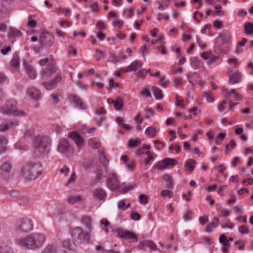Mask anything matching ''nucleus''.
<instances>
[{"mask_svg": "<svg viewBox=\"0 0 253 253\" xmlns=\"http://www.w3.org/2000/svg\"><path fill=\"white\" fill-rule=\"evenodd\" d=\"M107 173L106 184V186L112 191L119 190L125 193L132 190L135 187L134 184L126 185L125 183H120L118 174L113 170L106 169Z\"/></svg>", "mask_w": 253, "mask_h": 253, "instance_id": "1", "label": "nucleus"}, {"mask_svg": "<svg viewBox=\"0 0 253 253\" xmlns=\"http://www.w3.org/2000/svg\"><path fill=\"white\" fill-rule=\"evenodd\" d=\"M45 240V237L42 234H32L26 238L17 239L16 242L25 249H35L41 247Z\"/></svg>", "mask_w": 253, "mask_h": 253, "instance_id": "2", "label": "nucleus"}, {"mask_svg": "<svg viewBox=\"0 0 253 253\" xmlns=\"http://www.w3.org/2000/svg\"><path fill=\"white\" fill-rule=\"evenodd\" d=\"M51 140L46 136H37L34 141V154L38 157L48 153L47 146L50 144Z\"/></svg>", "mask_w": 253, "mask_h": 253, "instance_id": "3", "label": "nucleus"}, {"mask_svg": "<svg viewBox=\"0 0 253 253\" xmlns=\"http://www.w3.org/2000/svg\"><path fill=\"white\" fill-rule=\"evenodd\" d=\"M21 173L26 180H34L41 174V165L38 163H30L23 167Z\"/></svg>", "mask_w": 253, "mask_h": 253, "instance_id": "4", "label": "nucleus"}, {"mask_svg": "<svg viewBox=\"0 0 253 253\" xmlns=\"http://www.w3.org/2000/svg\"><path fill=\"white\" fill-rule=\"evenodd\" d=\"M1 112L5 114L12 115L14 116H25V113L16 108V102L11 100L6 102L1 108Z\"/></svg>", "mask_w": 253, "mask_h": 253, "instance_id": "5", "label": "nucleus"}, {"mask_svg": "<svg viewBox=\"0 0 253 253\" xmlns=\"http://www.w3.org/2000/svg\"><path fill=\"white\" fill-rule=\"evenodd\" d=\"M33 229L32 221L28 218H23L19 220L16 224L15 233L17 235H21L27 233Z\"/></svg>", "mask_w": 253, "mask_h": 253, "instance_id": "6", "label": "nucleus"}, {"mask_svg": "<svg viewBox=\"0 0 253 253\" xmlns=\"http://www.w3.org/2000/svg\"><path fill=\"white\" fill-rule=\"evenodd\" d=\"M57 151L66 156H69L73 153V149L67 139H61L59 140Z\"/></svg>", "mask_w": 253, "mask_h": 253, "instance_id": "7", "label": "nucleus"}, {"mask_svg": "<svg viewBox=\"0 0 253 253\" xmlns=\"http://www.w3.org/2000/svg\"><path fill=\"white\" fill-rule=\"evenodd\" d=\"M71 236L73 238L77 239L80 243H88L90 238L89 234L84 232L80 227L74 229L71 233Z\"/></svg>", "mask_w": 253, "mask_h": 253, "instance_id": "8", "label": "nucleus"}, {"mask_svg": "<svg viewBox=\"0 0 253 253\" xmlns=\"http://www.w3.org/2000/svg\"><path fill=\"white\" fill-rule=\"evenodd\" d=\"M39 42L42 48L50 47L53 43V38L48 33L44 32L41 33Z\"/></svg>", "mask_w": 253, "mask_h": 253, "instance_id": "9", "label": "nucleus"}, {"mask_svg": "<svg viewBox=\"0 0 253 253\" xmlns=\"http://www.w3.org/2000/svg\"><path fill=\"white\" fill-rule=\"evenodd\" d=\"M178 164V162L174 159L166 158L159 162L155 166V168L158 170H164L167 167L174 166Z\"/></svg>", "mask_w": 253, "mask_h": 253, "instance_id": "10", "label": "nucleus"}, {"mask_svg": "<svg viewBox=\"0 0 253 253\" xmlns=\"http://www.w3.org/2000/svg\"><path fill=\"white\" fill-rule=\"evenodd\" d=\"M118 235L119 237L126 239L131 240L132 242L137 241V237L134 233L127 230L119 229L117 231Z\"/></svg>", "mask_w": 253, "mask_h": 253, "instance_id": "11", "label": "nucleus"}, {"mask_svg": "<svg viewBox=\"0 0 253 253\" xmlns=\"http://www.w3.org/2000/svg\"><path fill=\"white\" fill-rule=\"evenodd\" d=\"M62 80V76L61 74H58L55 78L49 82H43L42 85L47 90L55 88L56 84L60 83Z\"/></svg>", "mask_w": 253, "mask_h": 253, "instance_id": "12", "label": "nucleus"}, {"mask_svg": "<svg viewBox=\"0 0 253 253\" xmlns=\"http://www.w3.org/2000/svg\"><path fill=\"white\" fill-rule=\"evenodd\" d=\"M201 57L204 60H208L207 64L209 65L214 63L219 59V56L214 55L207 51L203 52Z\"/></svg>", "mask_w": 253, "mask_h": 253, "instance_id": "13", "label": "nucleus"}, {"mask_svg": "<svg viewBox=\"0 0 253 253\" xmlns=\"http://www.w3.org/2000/svg\"><path fill=\"white\" fill-rule=\"evenodd\" d=\"M69 137L74 140L78 148H80L83 146L84 144V140L78 132H70Z\"/></svg>", "mask_w": 253, "mask_h": 253, "instance_id": "14", "label": "nucleus"}, {"mask_svg": "<svg viewBox=\"0 0 253 253\" xmlns=\"http://www.w3.org/2000/svg\"><path fill=\"white\" fill-rule=\"evenodd\" d=\"M26 92L27 95L34 100H39L41 97L40 91L35 87L28 88Z\"/></svg>", "mask_w": 253, "mask_h": 253, "instance_id": "15", "label": "nucleus"}, {"mask_svg": "<svg viewBox=\"0 0 253 253\" xmlns=\"http://www.w3.org/2000/svg\"><path fill=\"white\" fill-rule=\"evenodd\" d=\"M24 67L28 76L31 79H35L37 77L36 70L30 64L25 62L24 63Z\"/></svg>", "mask_w": 253, "mask_h": 253, "instance_id": "16", "label": "nucleus"}, {"mask_svg": "<svg viewBox=\"0 0 253 253\" xmlns=\"http://www.w3.org/2000/svg\"><path fill=\"white\" fill-rule=\"evenodd\" d=\"M55 72L54 66L51 63H49L47 67L43 69L42 72L41 77L42 79L48 78Z\"/></svg>", "mask_w": 253, "mask_h": 253, "instance_id": "17", "label": "nucleus"}, {"mask_svg": "<svg viewBox=\"0 0 253 253\" xmlns=\"http://www.w3.org/2000/svg\"><path fill=\"white\" fill-rule=\"evenodd\" d=\"M139 247L144 251H146L148 249L153 250H157V246L156 244L152 241L149 240L141 242L139 245Z\"/></svg>", "mask_w": 253, "mask_h": 253, "instance_id": "18", "label": "nucleus"}, {"mask_svg": "<svg viewBox=\"0 0 253 253\" xmlns=\"http://www.w3.org/2000/svg\"><path fill=\"white\" fill-rule=\"evenodd\" d=\"M93 195L95 198L100 201H104L107 197L106 192L101 188L95 189L93 192Z\"/></svg>", "mask_w": 253, "mask_h": 253, "instance_id": "19", "label": "nucleus"}, {"mask_svg": "<svg viewBox=\"0 0 253 253\" xmlns=\"http://www.w3.org/2000/svg\"><path fill=\"white\" fill-rule=\"evenodd\" d=\"M142 62L139 60H135L132 62L124 71L125 72H130L132 71L135 72L142 66Z\"/></svg>", "mask_w": 253, "mask_h": 253, "instance_id": "20", "label": "nucleus"}, {"mask_svg": "<svg viewBox=\"0 0 253 253\" xmlns=\"http://www.w3.org/2000/svg\"><path fill=\"white\" fill-rule=\"evenodd\" d=\"M70 98L77 108L83 110H85L87 108L86 105L79 96L72 95L70 96Z\"/></svg>", "mask_w": 253, "mask_h": 253, "instance_id": "21", "label": "nucleus"}, {"mask_svg": "<svg viewBox=\"0 0 253 253\" xmlns=\"http://www.w3.org/2000/svg\"><path fill=\"white\" fill-rule=\"evenodd\" d=\"M242 75L241 73L236 71L229 77V82L231 84H235L241 81Z\"/></svg>", "mask_w": 253, "mask_h": 253, "instance_id": "22", "label": "nucleus"}, {"mask_svg": "<svg viewBox=\"0 0 253 253\" xmlns=\"http://www.w3.org/2000/svg\"><path fill=\"white\" fill-rule=\"evenodd\" d=\"M218 39L222 43L229 44L230 43L231 36L228 32L224 31L218 37Z\"/></svg>", "mask_w": 253, "mask_h": 253, "instance_id": "23", "label": "nucleus"}, {"mask_svg": "<svg viewBox=\"0 0 253 253\" xmlns=\"http://www.w3.org/2000/svg\"><path fill=\"white\" fill-rule=\"evenodd\" d=\"M224 92L226 94V96H228L229 98H230L231 94H233L235 96L234 99L236 101L241 100L243 98L242 95L237 93L234 89H231L230 91L226 89L224 90Z\"/></svg>", "mask_w": 253, "mask_h": 253, "instance_id": "24", "label": "nucleus"}, {"mask_svg": "<svg viewBox=\"0 0 253 253\" xmlns=\"http://www.w3.org/2000/svg\"><path fill=\"white\" fill-rule=\"evenodd\" d=\"M219 219L217 217H214L211 223L209 224L206 227L205 231L207 232L210 233L212 231V228H215L218 225Z\"/></svg>", "mask_w": 253, "mask_h": 253, "instance_id": "25", "label": "nucleus"}, {"mask_svg": "<svg viewBox=\"0 0 253 253\" xmlns=\"http://www.w3.org/2000/svg\"><path fill=\"white\" fill-rule=\"evenodd\" d=\"M0 253H13L10 246L5 243L0 244Z\"/></svg>", "mask_w": 253, "mask_h": 253, "instance_id": "26", "label": "nucleus"}, {"mask_svg": "<svg viewBox=\"0 0 253 253\" xmlns=\"http://www.w3.org/2000/svg\"><path fill=\"white\" fill-rule=\"evenodd\" d=\"M88 144L92 148L98 149L101 146V142L98 138H93L89 139Z\"/></svg>", "mask_w": 253, "mask_h": 253, "instance_id": "27", "label": "nucleus"}, {"mask_svg": "<svg viewBox=\"0 0 253 253\" xmlns=\"http://www.w3.org/2000/svg\"><path fill=\"white\" fill-rule=\"evenodd\" d=\"M57 246L54 244L47 245L42 253H56Z\"/></svg>", "mask_w": 253, "mask_h": 253, "instance_id": "28", "label": "nucleus"}, {"mask_svg": "<svg viewBox=\"0 0 253 253\" xmlns=\"http://www.w3.org/2000/svg\"><path fill=\"white\" fill-rule=\"evenodd\" d=\"M7 143V139L5 137L0 136V153L6 150V145Z\"/></svg>", "mask_w": 253, "mask_h": 253, "instance_id": "29", "label": "nucleus"}, {"mask_svg": "<svg viewBox=\"0 0 253 253\" xmlns=\"http://www.w3.org/2000/svg\"><path fill=\"white\" fill-rule=\"evenodd\" d=\"M152 92L157 99H162L163 98L162 90L157 87L153 86L152 88Z\"/></svg>", "mask_w": 253, "mask_h": 253, "instance_id": "30", "label": "nucleus"}, {"mask_svg": "<svg viewBox=\"0 0 253 253\" xmlns=\"http://www.w3.org/2000/svg\"><path fill=\"white\" fill-rule=\"evenodd\" d=\"M163 179L167 183L166 187L168 188H172L173 184L172 182V177L170 175L168 174H165L163 176Z\"/></svg>", "mask_w": 253, "mask_h": 253, "instance_id": "31", "label": "nucleus"}, {"mask_svg": "<svg viewBox=\"0 0 253 253\" xmlns=\"http://www.w3.org/2000/svg\"><path fill=\"white\" fill-rule=\"evenodd\" d=\"M196 161L193 159H190L186 161L185 164V168L187 169L190 172H192L195 168L194 165Z\"/></svg>", "mask_w": 253, "mask_h": 253, "instance_id": "32", "label": "nucleus"}, {"mask_svg": "<svg viewBox=\"0 0 253 253\" xmlns=\"http://www.w3.org/2000/svg\"><path fill=\"white\" fill-rule=\"evenodd\" d=\"M21 32L16 28L10 27L9 30V36L10 38L19 37L21 36Z\"/></svg>", "mask_w": 253, "mask_h": 253, "instance_id": "33", "label": "nucleus"}, {"mask_svg": "<svg viewBox=\"0 0 253 253\" xmlns=\"http://www.w3.org/2000/svg\"><path fill=\"white\" fill-rule=\"evenodd\" d=\"M13 125H14V126L18 125L17 122H11L10 124L2 123L0 125V131H1V132L5 131L9 129V128L10 126H12Z\"/></svg>", "mask_w": 253, "mask_h": 253, "instance_id": "34", "label": "nucleus"}, {"mask_svg": "<svg viewBox=\"0 0 253 253\" xmlns=\"http://www.w3.org/2000/svg\"><path fill=\"white\" fill-rule=\"evenodd\" d=\"M99 157L100 163L102 164L104 167H106L109 163V161L107 159L104 153L103 152H100Z\"/></svg>", "mask_w": 253, "mask_h": 253, "instance_id": "35", "label": "nucleus"}, {"mask_svg": "<svg viewBox=\"0 0 253 253\" xmlns=\"http://www.w3.org/2000/svg\"><path fill=\"white\" fill-rule=\"evenodd\" d=\"M157 133L156 129L153 126L148 127L145 130V133L149 137L153 138L154 137Z\"/></svg>", "mask_w": 253, "mask_h": 253, "instance_id": "36", "label": "nucleus"}, {"mask_svg": "<svg viewBox=\"0 0 253 253\" xmlns=\"http://www.w3.org/2000/svg\"><path fill=\"white\" fill-rule=\"evenodd\" d=\"M81 199H82V198L80 196H70L67 199V202L69 204L73 205V204H74L78 202H80Z\"/></svg>", "mask_w": 253, "mask_h": 253, "instance_id": "37", "label": "nucleus"}, {"mask_svg": "<svg viewBox=\"0 0 253 253\" xmlns=\"http://www.w3.org/2000/svg\"><path fill=\"white\" fill-rule=\"evenodd\" d=\"M244 30L248 35H253V24L250 22L246 23L245 25Z\"/></svg>", "mask_w": 253, "mask_h": 253, "instance_id": "38", "label": "nucleus"}, {"mask_svg": "<svg viewBox=\"0 0 253 253\" xmlns=\"http://www.w3.org/2000/svg\"><path fill=\"white\" fill-rule=\"evenodd\" d=\"M117 207L120 210L125 211L130 207V204H126L125 200H122L119 202Z\"/></svg>", "mask_w": 253, "mask_h": 253, "instance_id": "39", "label": "nucleus"}, {"mask_svg": "<svg viewBox=\"0 0 253 253\" xmlns=\"http://www.w3.org/2000/svg\"><path fill=\"white\" fill-rule=\"evenodd\" d=\"M201 61L196 57L191 59V66L194 69H198L200 67Z\"/></svg>", "mask_w": 253, "mask_h": 253, "instance_id": "40", "label": "nucleus"}, {"mask_svg": "<svg viewBox=\"0 0 253 253\" xmlns=\"http://www.w3.org/2000/svg\"><path fill=\"white\" fill-rule=\"evenodd\" d=\"M11 66L13 68L17 69L19 66V58L17 56H14L10 62Z\"/></svg>", "mask_w": 253, "mask_h": 253, "instance_id": "41", "label": "nucleus"}, {"mask_svg": "<svg viewBox=\"0 0 253 253\" xmlns=\"http://www.w3.org/2000/svg\"><path fill=\"white\" fill-rule=\"evenodd\" d=\"M0 169L2 171L9 173L11 170V165L7 162H3L0 167Z\"/></svg>", "mask_w": 253, "mask_h": 253, "instance_id": "42", "label": "nucleus"}, {"mask_svg": "<svg viewBox=\"0 0 253 253\" xmlns=\"http://www.w3.org/2000/svg\"><path fill=\"white\" fill-rule=\"evenodd\" d=\"M104 177L103 170L101 169H98L96 171L95 181L99 182Z\"/></svg>", "mask_w": 253, "mask_h": 253, "instance_id": "43", "label": "nucleus"}, {"mask_svg": "<svg viewBox=\"0 0 253 253\" xmlns=\"http://www.w3.org/2000/svg\"><path fill=\"white\" fill-rule=\"evenodd\" d=\"M82 221L89 230L91 229V219L90 217L88 216L83 217Z\"/></svg>", "mask_w": 253, "mask_h": 253, "instance_id": "44", "label": "nucleus"}, {"mask_svg": "<svg viewBox=\"0 0 253 253\" xmlns=\"http://www.w3.org/2000/svg\"><path fill=\"white\" fill-rule=\"evenodd\" d=\"M114 105L116 110H121L123 105L122 99L119 97L117 98L114 102Z\"/></svg>", "mask_w": 253, "mask_h": 253, "instance_id": "45", "label": "nucleus"}, {"mask_svg": "<svg viewBox=\"0 0 253 253\" xmlns=\"http://www.w3.org/2000/svg\"><path fill=\"white\" fill-rule=\"evenodd\" d=\"M187 78L188 82L192 85H194V84L192 82V79L193 78H199V74L196 72L194 73H189L187 74Z\"/></svg>", "mask_w": 253, "mask_h": 253, "instance_id": "46", "label": "nucleus"}, {"mask_svg": "<svg viewBox=\"0 0 253 253\" xmlns=\"http://www.w3.org/2000/svg\"><path fill=\"white\" fill-rule=\"evenodd\" d=\"M104 57L105 54L103 51L99 49L96 50V55L94 56V58L96 61H98L102 59H103Z\"/></svg>", "mask_w": 253, "mask_h": 253, "instance_id": "47", "label": "nucleus"}, {"mask_svg": "<svg viewBox=\"0 0 253 253\" xmlns=\"http://www.w3.org/2000/svg\"><path fill=\"white\" fill-rule=\"evenodd\" d=\"M203 96L206 98L207 102L209 103L213 102L214 101L213 98L211 95V92L208 91L203 92Z\"/></svg>", "mask_w": 253, "mask_h": 253, "instance_id": "48", "label": "nucleus"}, {"mask_svg": "<svg viewBox=\"0 0 253 253\" xmlns=\"http://www.w3.org/2000/svg\"><path fill=\"white\" fill-rule=\"evenodd\" d=\"M161 195L163 197H168L169 198H171L173 196V193L170 190L165 189L161 191Z\"/></svg>", "mask_w": 253, "mask_h": 253, "instance_id": "49", "label": "nucleus"}, {"mask_svg": "<svg viewBox=\"0 0 253 253\" xmlns=\"http://www.w3.org/2000/svg\"><path fill=\"white\" fill-rule=\"evenodd\" d=\"M141 144V141L139 139L137 138L135 140H130L128 142V145L129 147H136L140 145Z\"/></svg>", "mask_w": 253, "mask_h": 253, "instance_id": "50", "label": "nucleus"}, {"mask_svg": "<svg viewBox=\"0 0 253 253\" xmlns=\"http://www.w3.org/2000/svg\"><path fill=\"white\" fill-rule=\"evenodd\" d=\"M139 202L142 205H146L148 203V197L146 195L141 194L139 196Z\"/></svg>", "mask_w": 253, "mask_h": 253, "instance_id": "51", "label": "nucleus"}, {"mask_svg": "<svg viewBox=\"0 0 253 253\" xmlns=\"http://www.w3.org/2000/svg\"><path fill=\"white\" fill-rule=\"evenodd\" d=\"M225 136H226L225 133H219L215 138V143L217 144H220L221 143V141H222L223 140L225 137Z\"/></svg>", "mask_w": 253, "mask_h": 253, "instance_id": "52", "label": "nucleus"}, {"mask_svg": "<svg viewBox=\"0 0 253 253\" xmlns=\"http://www.w3.org/2000/svg\"><path fill=\"white\" fill-rule=\"evenodd\" d=\"M140 53L144 57V59L145 60L146 58L145 57V55L149 53V49L146 45H144L141 46L139 49Z\"/></svg>", "mask_w": 253, "mask_h": 253, "instance_id": "53", "label": "nucleus"}, {"mask_svg": "<svg viewBox=\"0 0 253 253\" xmlns=\"http://www.w3.org/2000/svg\"><path fill=\"white\" fill-rule=\"evenodd\" d=\"M239 232L243 234H247L249 233V227L245 225L240 226L238 228Z\"/></svg>", "mask_w": 253, "mask_h": 253, "instance_id": "54", "label": "nucleus"}, {"mask_svg": "<svg viewBox=\"0 0 253 253\" xmlns=\"http://www.w3.org/2000/svg\"><path fill=\"white\" fill-rule=\"evenodd\" d=\"M34 133L35 129L33 127H27L25 132V135L26 136H31Z\"/></svg>", "mask_w": 253, "mask_h": 253, "instance_id": "55", "label": "nucleus"}, {"mask_svg": "<svg viewBox=\"0 0 253 253\" xmlns=\"http://www.w3.org/2000/svg\"><path fill=\"white\" fill-rule=\"evenodd\" d=\"M162 19L168 21L169 20V16L167 14L159 13L157 15V20L160 21Z\"/></svg>", "mask_w": 253, "mask_h": 253, "instance_id": "56", "label": "nucleus"}, {"mask_svg": "<svg viewBox=\"0 0 253 253\" xmlns=\"http://www.w3.org/2000/svg\"><path fill=\"white\" fill-rule=\"evenodd\" d=\"M227 103L226 98L223 100L218 106V110L220 112H223L225 109V105Z\"/></svg>", "mask_w": 253, "mask_h": 253, "instance_id": "57", "label": "nucleus"}, {"mask_svg": "<svg viewBox=\"0 0 253 253\" xmlns=\"http://www.w3.org/2000/svg\"><path fill=\"white\" fill-rule=\"evenodd\" d=\"M110 61L114 63H116L120 62V59H118V56L113 53H110L109 56Z\"/></svg>", "mask_w": 253, "mask_h": 253, "instance_id": "58", "label": "nucleus"}, {"mask_svg": "<svg viewBox=\"0 0 253 253\" xmlns=\"http://www.w3.org/2000/svg\"><path fill=\"white\" fill-rule=\"evenodd\" d=\"M192 212L190 211H187L183 216V218L185 221H188L192 219Z\"/></svg>", "mask_w": 253, "mask_h": 253, "instance_id": "59", "label": "nucleus"}, {"mask_svg": "<svg viewBox=\"0 0 253 253\" xmlns=\"http://www.w3.org/2000/svg\"><path fill=\"white\" fill-rule=\"evenodd\" d=\"M141 95L145 96L147 97H151V94L149 90L145 88H143L142 91L140 92Z\"/></svg>", "mask_w": 253, "mask_h": 253, "instance_id": "60", "label": "nucleus"}, {"mask_svg": "<svg viewBox=\"0 0 253 253\" xmlns=\"http://www.w3.org/2000/svg\"><path fill=\"white\" fill-rule=\"evenodd\" d=\"M235 245L238 246L239 250H243L245 249V243L243 241H237L235 243Z\"/></svg>", "mask_w": 253, "mask_h": 253, "instance_id": "61", "label": "nucleus"}, {"mask_svg": "<svg viewBox=\"0 0 253 253\" xmlns=\"http://www.w3.org/2000/svg\"><path fill=\"white\" fill-rule=\"evenodd\" d=\"M131 218L134 220H139L141 218V216L137 212L133 211L130 215Z\"/></svg>", "mask_w": 253, "mask_h": 253, "instance_id": "62", "label": "nucleus"}, {"mask_svg": "<svg viewBox=\"0 0 253 253\" xmlns=\"http://www.w3.org/2000/svg\"><path fill=\"white\" fill-rule=\"evenodd\" d=\"M155 155V154L153 153L152 155L148 156L147 158L145 159L144 163L146 165H149L151 163V162L154 160L153 156Z\"/></svg>", "mask_w": 253, "mask_h": 253, "instance_id": "63", "label": "nucleus"}, {"mask_svg": "<svg viewBox=\"0 0 253 253\" xmlns=\"http://www.w3.org/2000/svg\"><path fill=\"white\" fill-rule=\"evenodd\" d=\"M209 221V218L207 215H204L203 216H201L199 218V221L200 223L202 225H204L206 222Z\"/></svg>", "mask_w": 253, "mask_h": 253, "instance_id": "64", "label": "nucleus"}]
</instances>
